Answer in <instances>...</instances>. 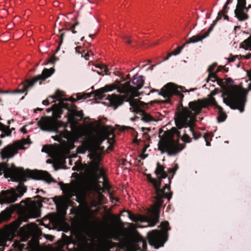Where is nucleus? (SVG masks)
Instances as JSON below:
<instances>
[{
    "label": "nucleus",
    "instance_id": "obj_1",
    "mask_svg": "<svg viewBox=\"0 0 251 251\" xmlns=\"http://www.w3.org/2000/svg\"><path fill=\"white\" fill-rule=\"evenodd\" d=\"M82 111L73 109L68 113V122L70 124L71 131L64 129L59 132L57 140L66 139L74 143L78 139L86 136L82 145L77 149L79 153H84L87 151H90L89 157L92 160L90 167L94 174V178L90 180H78L70 184H64L62 189L64 197L54 198V201L57 209L62 214H64L68 208L69 199L73 196H76L77 201L81 203L77 209L76 214L84 221H87L90 216V210L86 201L88 193L91 191H97L99 189L98 179L102 177V185L104 186L105 178L104 171L99 168V163L102 158V153L98 152L96 150L99 148L102 142L107 140L110 145L114 143L113 129L107 126L101 128L95 127L91 131L82 125L77 126L78 121L83 117Z\"/></svg>",
    "mask_w": 251,
    "mask_h": 251
},
{
    "label": "nucleus",
    "instance_id": "obj_2",
    "mask_svg": "<svg viewBox=\"0 0 251 251\" xmlns=\"http://www.w3.org/2000/svg\"><path fill=\"white\" fill-rule=\"evenodd\" d=\"M216 92L213 91L207 99L198 100L189 103V108L184 107L179 111L176 118V124L178 128L185 127V133L181 137L182 140L186 143L191 142L190 136L191 135L195 139L199 137V134L195 131V121L196 116L201 110L208 105H212L218 109L219 122H223L226 118V114L223 111L222 108L217 104L215 99L213 97Z\"/></svg>",
    "mask_w": 251,
    "mask_h": 251
},
{
    "label": "nucleus",
    "instance_id": "obj_3",
    "mask_svg": "<svg viewBox=\"0 0 251 251\" xmlns=\"http://www.w3.org/2000/svg\"><path fill=\"white\" fill-rule=\"evenodd\" d=\"M143 77L142 75H136L134 76L132 83L134 86H131L129 82H126L124 84L118 82L117 84H112L106 85L104 87L95 91V96L99 99H103L105 93L117 89L118 92L123 93L124 96H118L115 95H108V100L114 106L117 107L122 104L124 100L129 102L131 112L140 113L143 111L144 107L147 104L138 99H132V98L138 97L139 94L138 90L141 89L144 84Z\"/></svg>",
    "mask_w": 251,
    "mask_h": 251
},
{
    "label": "nucleus",
    "instance_id": "obj_4",
    "mask_svg": "<svg viewBox=\"0 0 251 251\" xmlns=\"http://www.w3.org/2000/svg\"><path fill=\"white\" fill-rule=\"evenodd\" d=\"M164 169L165 167L164 166L161 165L159 163H157L155 173L158 179L153 178L151 175H147L148 180L153 184L156 194L155 204L153 208V212L155 215L157 214L159 206H161L163 204L162 198L164 197L169 200L171 198L170 187L167 184L165 185L163 189L159 188L161 184V179L165 178L167 176V174Z\"/></svg>",
    "mask_w": 251,
    "mask_h": 251
},
{
    "label": "nucleus",
    "instance_id": "obj_5",
    "mask_svg": "<svg viewBox=\"0 0 251 251\" xmlns=\"http://www.w3.org/2000/svg\"><path fill=\"white\" fill-rule=\"evenodd\" d=\"M248 91L240 86L228 85L225 90L223 100L232 109H237L240 112L244 110Z\"/></svg>",
    "mask_w": 251,
    "mask_h": 251
},
{
    "label": "nucleus",
    "instance_id": "obj_6",
    "mask_svg": "<svg viewBox=\"0 0 251 251\" xmlns=\"http://www.w3.org/2000/svg\"><path fill=\"white\" fill-rule=\"evenodd\" d=\"M11 177L18 181H25L26 177L41 179L47 182L53 181L51 176L46 171L39 170H24L21 168L13 167L10 171Z\"/></svg>",
    "mask_w": 251,
    "mask_h": 251
},
{
    "label": "nucleus",
    "instance_id": "obj_7",
    "mask_svg": "<svg viewBox=\"0 0 251 251\" xmlns=\"http://www.w3.org/2000/svg\"><path fill=\"white\" fill-rule=\"evenodd\" d=\"M62 112L61 106L54 105L52 109V117H42L38 122L39 126L43 130L53 131L57 132L59 127L65 128L67 124L57 120V119L60 117Z\"/></svg>",
    "mask_w": 251,
    "mask_h": 251
},
{
    "label": "nucleus",
    "instance_id": "obj_8",
    "mask_svg": "<svg viewBox=\"0 0 251 251\" xmlns=\"http://www.w3.org/2000/svg\"><path fill=\"white\" fill-rule=\"evenodd\" d=\"M161 230H154L148 233L149 244L155 249L162 247L167 240V232L169 230V223L165 221L160 225Z\"/></svg>",
    "mask_w": 251,
    "mask_h": 251
},
{
    "label": "nucleus",
    "instance_id": "obj_9",
    "mask_svg": "<svg viewBox=\"0 0 251 251\" xmlns=\"http://www.w3.org/2000/svg\"><path fill=\"white\" fill-rule=\"evenodd\" d=\"M185 147L184 144L178 143L171 136L162 138L158 143V149L162 153L167 152L169 155L176 154Z\"/></svg>",
    "mask_w": 251,
    "mask_h": 251
},
{
    "label": "nucleus",
    "instance_id": "obj_10",
    "mask_svg": "<svg viewBox=\"0 0 251 251\" xmlns=\"http://www.w3.org/2000/svg\"><path fill=\"white\" fill-rule=\"evenodd\" d=\"M26 191V187L22 184H20L16 189L11 188L3 191L0 195V203L14 202L18 197H21Z\"/></svg>",
    "mask_w": 251,
    "mask_h": 251
},
{
    "label": "nucleus",
    "instance_id": "obj_11",
    "mask_svg": "<svg viewBox=\"0 0 251 251\" xmlns=\"http://www.w3.org/2000/svg\"><path fill=\"white\" fill-rule=\"evenodd\" d=\"M28 138L23 139L21 141L15 142L11 145H9L4 148L0 151V155L3 159L13 157L19 150L24 149L25 146L30 144Z\"/></svg>",
    "mask_w": 251,
    "mask_h": 251
},
{
    "label": "nucleus",
    "instance_id": "obj_12",
    "mask_svg": "<svg viewBox=\"0 0 251 251\" xmlns=\"http://www.w3.org/2000/svg\"><path fill=\"white\" fill-rule=\"evenodd\" d=\"M54 71L53 68L44 69L42 74L38 75L31 80H26L25 82L20 85L19 89L16 92L20 93L25 92L31 88L38 80H44L50 76L54 73Z\"/></svg>",
    "mask_w": 251,
    "mask_h": 251
},
{
    "label": "nucleus",
    "instance_id": "obj_13",
    "mask_svg": "<svg viewBox=\"0 0 251 251\" xmlns=\"http://www.w3.org/2000/svg\"><path fill=\"white\" fill-rule=\"evenodd\" d=\"M41 203L35 201H31L26 205L25 215L21 216V220L23 222L27 221L29 218H36L40 217V210Z\"/></svg>",
    "mask_w": 251,
    "mask_h": 251
},
{
    "label": "nucleus",
    "instance_id": "obj_14",
    "mask_svg": "<svg viewBox=\"0 0 251 251\" xmlns=\"http://www.w3.org/2000/svg\"><path fill=\"white\" fill-rule=\"evenodd\" d=\"M155 202L152 205V206L151 207V208L150 210V212L151 213V215L148 217H145L144 216H143L142 215H131L130 218L131 219L132 221L134 222H137V221H140V222H144V221H147L151 226H154L158 222L159 219V214L160 213V208L161 206H159L158 212L157 213V214L155 215L153 212V208L154 206H155Z\"/></svg>",
    "mask_w": 251,
    "mask_h": 251
},
{
    "label": "nucleus",
    "instance_id": "obj_15",
    "mask_svg": "<svg viewBox=\"0 0 251 251\" xmlns=\"http://www.w3.org/2000/svg\"><path fill=\"white\" fill-rule=\"evenodd\" d=\"M64 95V93L62 91L57 90L54 95L48 97L46 100L43 101V104L45 105H48L50 102H53L54 99L58 101V104H54L51 109H48L47 110L48 112L52 111L53 107L54 105L61 106V109L62 108H67V104L64 102V101H67V100L63 98Z\"/></svg>",
    "mask_w": 251,
    "mask_h": 251
},
{
    "label": "nucleus",
    "instance_id": "obj_16",
    "mask_svg": "<svg viewBox=\"0 0 251 251\" xmlns=\"http://www.w3.org/2000/svg\"><path fill=\"white\" fill-rule=\"evenodd\" d=\"M182 91V87H178L173 83H169L162 88L159 94L164 98H170L174 95H179L181 94Z\"/></svg>",
    "mask_w": 251,
    "mask_h": 251
},
{
    "label": "nucleus",
    "instance_id": "obj_17",
    "mask_svg": "<svg viewBox=\"0 0 251 251\" xmlns=\"http://www.w3.org/2000/svg\"><path fill=\"white\" fill-rule=\"evenodd\" d=\"M245 8L246 0H238V3L234 12L236 17L239 21H244L248 18V15L244 12Z\"/></svg>",
    "mask_w": 251,
    "mask_h": 251
},
{
    "label": "nucleus",
    "instance_id": "obj_18",
    "mask_svg": "<svg viewBox=\"0 0 251 251\" xmlns=\"http://www.w3.org/2000/svg\"><path fill=\"white\" fill-rule=\"evenodd\" d=\"M80 27L78 23H76L74 24L70 29L65 30L64 32H61L62 31L60 29H59V31L60 32V34L59 36H60L61 39L62 40L66 36L69 35L70 32L72 33H76L77 32H80Z\"/></svg>",
    "mask_w": 251,
    "mask_h": 251
},
{
    "label": "nucleus",
    "instance_id": "obj_19",
    "mask_svg": "<svg viewBox=\"0 0 251 251\" xmlns=\"http://www.w3.org/2000/svg\"><path fill=\"white\" fill-rule=\"evenodd\" d=\"M42 151L48 153L53 158H57L59 155L58 150L52 146H45L43 147Z\"/></svg>",
    "mask_w": 251,
    "mask_h": 251
},
{
    "label": "nucleus",
    "instance_id": "obj_20",
    "mask_svg": "<svg viewBox=\"0 0 251 251\" xmlns=\"http://www.w3.org/2000/svg\"><path fill=\"white\" fill-rule=\"evenodd\" d=\"M207 37V34L206 35H204L203 34L201 35H196L191 37L189 39V40L187 42H186L185 44L189 43H195L199 41H201L203 39Z\"/></svg>",
    "mask_w": 251,
    "mask_h": 251
},
{
    "label": "nucleus",
    "instance_id": "obj_21",
    "mask_svg": "<svg viewBox=\"0 0 251 251\" xmlns=\"http://www.w3.org/2000/svg\"><path fill=\"white\" fill-rule=\"evenodd\" d=\"M11 131L9 128L4 125L0 123V137L3 138L5 136H9L11 135Z\"/></svg>",
    "mask_w": 251,
    "mask_h": 251
},
{
    "label": "nucleus",
    "instance_id": "obj_22",
    "mask_svg": "<svg viewBox=\"0 0 251 251\" xmlns=\"http://www.w3.org/2000/svg\"><path fill=\"white\" fill-rule=\"evenodd\" d=\"M13 212L11 208H7L0 214V222L3 220L8 219Z\"/></svg>",
    "mask_w": 251,
    "mask_h": 251
},
{
    "label": "nucleus",
    "instance_id": "obj_23",
    "mask_svg": "<svg viewBox=\"0 0 251 251\" xmlns=\"http://www.w3.org/2000/svg\"><path fill=\"white\" fill-rule=\"evenodd\" d=\"M12 238L10 235L6 234L0 233V246L4 247L6 246V242L7 241H10Z\"/></svg>",
    "mask_w": 251,
    "mask_h": 251
},
{
    "label": "nucleus",
    "instance_id": "obj_24",
    "mask_svg": "<svg viewBox=\"0 0 251 251\" xmlns=\"http://www.w3.org/2000/svg\"><path fill=\"white\" fill-rule=\"evenodd\" d=\"M105 236L108 238L117 239L118 237V233L115 229L109 230L106 232Z\"/></svg>",
    "mask_w": 251,
    "mask_h": 251
},
{
    "label": "nucleus",
    "instance_id": "obj_25",
    "mask_svg": "<svg viewBox=\"0 0 251 251\" xmlns=\"http://www.w3.org/2000/svg\"><path fill=\"white\" fill-rule=\"evenodd\" d=\"M242 46L246 50H251V36L242 43Z\"/></svg>",
    "mask_w": 251,
    "mask_h": 251
},
{
    "label": "nucleus",
    "instance_id": "obj_26",
    "mask_svg": "<svg viewBox=\"0 0 251 251\" xmlns=\"http://www.w3.org/2000/svg\"><path fill=\"white\" fill-rule=\"evenodd\" d=\"M142 120L145 122H150L152 121H157L153 117L147 113H144L143 115Z\"/></svg>",
    "mask_w": 251,
    "mask_h": 251
},
{
    "label": "nucleus",
    "instance_id": "obj_27",
    "mask_svg": "<svg viewBox=\"0 0 251 251\" xmlns=\"http://www.w3.org/2000/svg\"><path fill=\"white\" fill-rule=\"evenodd\" d=\"M185 45V44H184L182 46L177 48L176 50L170 53L169 56L176 55L179 54Z\"/></svg>",
    "mask_w": 251,
    "mask_h": 251
},
{
    "label": "nucleus",
    "instance_id": "obj_28",
    "mask_svg": "<svg viewBox=\"0 0 251 251\" xmlns=\"http://www.w3.org/2000/svg\"><path fill=\"white\" fill-rule=\"evenodd\" d=\"M98 67L100 68V69L101 70V73H104V74H101L102 75H103L104 74L106 75H108L110 74V73L108 72V70L105 65L101 64Z\"/></svg>",
    "mask_w": 251,
    "mask_h": 251
},
{
    "label": "nucleus",
    "instance_id": "obj_29",
    "mask_svg": "<svg viewBox=\"0 0 251 251\" xmlns=\"http://www.w3.org/2000/svg\"><path fill=\"white\" fill-rule=\"evenodd\" d=\"M208 79L214 81L216 79L215 73L214 72H209Z\"/></svg>",
    "mask_w": 251,
    "mask_h": 251
},
{
    "label": "nucleus",
    "instance_id": "obj_30",
    "mask_svg": "<svg viewBox=\"0 0 251 251\" xmlns=\"http://www.w3.org/2000/svg\"><path fill=\"white\" fill-rule=\"evenodd\" d=\"M93 55V53L92 51L89 50L87 52H84L83 55L84 56V58L86 60L89 59V57L90 56H92Z\"/></svg>",
    "mask_w": 251,
    "mask_h": 251
},
{
    "label": "nucleus",
    "instance_id": "obj_31",
    "mask_svg": "<svg viewBox=\"0 0 251 251\" xmlns=\"http://www.w3.org/2000/svg\"><path fill=\"white\" fill-rule=\"evenodd\" d=\"M214 25H210V26L209 27V28L208 29L207 31H206L204 34L203 35H206L207 34V36L209 35V34L210 33V32L213 29V28L214 27Z\"/></svg>",
    "mask_w": 251,
    "mask_h": 251
},
{
    "label": "nucleus",
    "instance_id": "obj_32",
    "mask_svg": "<svg viewBox=\"0 0 251 251\" xmlns=\"http://www.w3.org/2000/svg\"><path fill=\"white\" fill-rule=\"evenodd\" d=\"M6 170V165L4 164L0 163V172H4Z\"/></svg>",
    "mask_w": 251,
    "mask_h": 251
},
{
    "label": "nucleus",
    "instance_id": "obj_33",
    "mask_svg": "<svg viewBox=\"0 0 251 251\" xmlns=\"http://www.w3.org/2000/svg\"><path fill=\"white\" fill-rule=\"evenodd\" d=\"M215 67H216V65H215V64H213V65L210 66L208 68V72H213Z\"/></svg>",
    "mask_w": 251,
    "mask_h": 251
},
{
    "label": "nucleus",
    "instance_id": "obj_34",
    "mask_svg": "<svg viewBox=\"0 0 251 251\" xmlns=\"http://www.w3.org/2000/svg\"><path fill=\"white\" fill-rule=\"evenodd\" d=\"M141 242L142 244L143 249H144V250L146 249L147 247V243L146 242V241L142 239Z\"/></svg>",
    "mask_w": 251,
    "mask_h": 251
},
{
    "label": "nucleus",
    "instance_id": "obj_35",
    "mask_svg": "<svg viewBox=\"0 0 251 251\" xmlns=\"http://www.w3.org/2000/svg\"><path fill=\"white\" fill-rule=\"evenodd\" d=\"M177 168L178 167H177V165H176L175 168L170 169L168 171V172L169 173H174L175 172V171L177 170Z\"/></svg>",
    "mask_w": 251,
    "mask_h": 251
},
{
    "label": "nucleus",
    "instance_id": "obj_36",
    "mask_svg": "<svg viewBox=\"0 0 251 251\" xmlns=\"http://www.w3.org/2000/svg\"><path fill=\"white\" fill-rule=\"evenodd\" d=\"M45 237L50 241H52L54 239V237L52 235H46Z\"/></svg>",
    "mask_w": 251,
    "mask_h": 251
},
{
    "label": "nucleus",
    "instance_id": "obj_37",
    "mask_svg": "<svg viewBox=\"0 0 251 251\" xmlns=\"http://www.w3.org/2000/svg\"><path fill=\"white\" fill-rule=\"evenodd\" d=\"M86 97H85L84 95H81L80 94H77V100H80L83 98H86Z\"/></svg>",
    "mask_w": 251,
    "mask_h": 251
},
{
    "label": "nucleus",
    "instance_id": "obj_38",
    "mask_svg": "<svg viewBox=\"0 0 251 251\" xmlns=\"http://www.w3.org/2000/svg\"><path fill=\"white\" fill-rule=\"evenodd\" d=\"M103 198V196L101 194H99V195H98L99 203H100L101 202Z\"/></svg>",
    "mask_w": 251,
    "mask_h": 251
},
{
    "label": "nucleus",
    "instance_id": "obj_39",
    "mask_svg": "<svg viewBox=\"0 0 251 251\" xmlns=\"http://www.w3.org/2000/svg\"><path fill=\"white\" fill-rule=\"evenodd\" d=\"M76 156V154L72 155V156H71V158L69 159V164L70 165H72V163H73L72 158H74V157H75Z\"/></svg>",
    "mask_w": 251,
    "mask_h": 251
},
{
    "label": "nucleus",
    "instance_id": "obj_40",
    "mask_svg": "<svg viewBox=\"0 0 251 251\" xmlns=\"http://www.w3.org/2000/svg\"><path fill=\"white\" fill-rule=\"evenodd\" d=\"M237 56H233V57H232L230 58L229 59V61H230V62H233V61H234V60H235V59L236 58H237Z\"/></svg>",
    "mask_w": 251,
    "mask_h": 251
},
{
    "label": "nucleus",
    "instance_id": "obj_41",
    "mask_svg": "<svg viewBox=\"0 0 251 251\" xmlns=\"http://www.w3.org/2000/svg\"><path fill=\"white\" fill-rule=\"evenodd\" d=\"M249 76L250 79L251 80V75H249ZM251 90V83L249 84V90Z\"/></svg>",
    "mask_w": 251,
    "mask_h": 251
},
{
    "label": "nucleus",
    "instance_id": "obj_42",
    "mask_svg": "<svg viewBox=\"0 0 251 251\" xmlns=\"http://www.w3.org/2000/svg\"><path fill=\"white\" fill-rule=\"evenodd\" d=\"M229 3H230V0H227L225 5L224 6V9H225L227 5L228 4H229Z\"/></svg>",
    "mask_w": 251,
    "mask_h": 251
},
{
    "label": "nucleus",
    "instance_id": "obj_43",
    "mask_svg": "<svg viewBox=\"0 0 251 251\" xmlns=\"http://www.w3.org/2000/svg\"><path fill=\"white\" fill-rule=\"evenodd\" d=\"M14 225H15V227H15V228H17L19 226H20V223H15V224H14Z\"/></svg>",
    "mask_w": 251,
    "mask_h": 251
},
{
    "label": "nucleus",
    "instance_id": "obj_44",
    "mask_svg": "<svg viewBox=\"0 0 251 251\" xmlns=\"http://www.w3.org/2000/svg\"><path fill=\"white\" fill-rule=\"evenodd\" d=\"M21 131L23 132H26V128H25V127H24L23 128H21Z\"/></svg>",
    "mask_w": 251,
    "mask_h": 251
},
{
    "label": "nucleus",
    "instance_id": "obj_45",
    "mask_svg": "<svg viewBox=\"0 0 251 251\" xmlns=\"http://www.w3.org/2000/svg\"><path fill=\"white\" fill-rule=\"evenodd\" d=\"M74 170H78L79 169V166H77L76 165H75L74 167Z\"/></svg>",
    "mask_w": 251,
    "mask_h": 251
},
{
    "label": "nucleus",
    "instance_id": "obj_46",
    "mask_svg": "<svg viewBox=\"0 0 251 251\" xmlns=\"http://www.w3.org/2000/svg\"><path fill=\"white\" fill-rule=\"evenodd\" d=\"M172 131H173V132H174V133H176L177 130H176V128H173L172 129Z\"/></svg>",
    "mask_w": 251,
    "mask_h": 251
},
{
    "label": "nucleus",
    "instance_id": "obj_47",
    "mask_svg": "<svg viewBox=\"0 0 251 251\" xmlns=\"http://www.w3.org/2000/svg\"><path fill=\"white\" fill-rule=\"evenodd\" d=\"M171 56H169V53L168 54L167 57L164 59V60H168Z\"/></svg>",
    "mask_w": 251,
    "mask_h": 251
},
{
    "label": "nucleus",
    "instance_id": "obj_48",
    "mask_svg": "<svg viewBox=\"0 0 251 251\" xmlns=\"http://www.w3.org/2000/svg\"><path fill=\"white\" fill-rule=\"evenodd\" d=\"M251 56V54H250V55H248L246 56L245 57V58L246 59H249V58H250V56Z\"/></svg>",
    "mask_w": 251,
    "mask_h": 251
},
{
    "label": "nucleus",
    "instance_id": "obj_49",
    "mask_svg": "<svg viewBox=\"0 0 251 251\" xmlns=\"http://www.w3.org/2000/svg\"><path fill=\"white\" fill-rule=\"evenodd\" d=\"M126 42L128 44H130L131 43V41L129 40L126 41Z\"/></svg>",
    "mask_w": 251,
    "mask_h": 251
},
{
    "label": "nucleus",
    "instance_id": "obj_50",
    "mask_svg": "<svg viewBox=\"0 0 251 251\" xmlns=\"http://www.w3.org/2000/svg\"><path fill=\"white\" fill-rule=\"evenodd\" d=\"M206 146H209V145H210V143H209V142H207V141H206Z\"/></svg>",
    "mask_w": 251,
    "mask_h": 251
},
{
    "label": "nucleus",
    "instance_id": "obj_51",
    "mask_svg": "<svg viewBox=\"0 0 251 251\" xmlns=\"http://www.w3.org/2000/svg\"><path fill=\"white\" fill-rule=\"evenodd\" d=\"M168 180H169V182L170 183L171 182V178H170V177H169Z\"/></svg>",
    "mask_w": 251,
    "mask_h": 251
},
{
    "label": "nucleus",
    "instance_id": "obj_52",
    "mask_svg": "<svg viewBox=\"0 0 251 251\" xmlns=\"http://www.w3.org/2000/svg\"><path fill=\"white\" fill-rule=\"evenodd\" d=\"M225 19H227H227H228V17H227V16H225Z\"/></svg>",
    "mask_w": 251,
    "mask_h": 251
},
{
    "label": "nucleus",
    "instance_id": "obj_53",
    "mask_svg": "<svg viewBox=\"0 0 251 251\" xmlns=\"http://www.w3.org/2000/svg\"><path fill=\"white\" fill-rule=\"evenodd\" d=\"M57 2H54V5H55L56 4H57Z\"/></svg>",
    "mask_w": 251,
    "mask_h": 251
},
{
    "label": "nucleus",
    "instance_id": "obj_54",
    "mask_svg": "<svg viewBox=\"0 0 251 251\" xmlns=\"http://www.w3.org/2000/svg\"><path fill=\"white\" fill-rule=\"evenodd\" d=\"M69 100H71V101H73L72 99H70Z\"/></svg>",
    "mask_w": 251,
    "mask_h": 251
},
{
    "label": "nucleus",
    "instance_id": "obj_55",
    "mask_svg": "<svg viewBox=\"0 0 251 251\" xmlns=\"http://www.w3.org/2000/svg\"><path fill=\"white\" fill-rule=\"evenodd\" d=\"M145 129V128H143V127L142 128V129H143V131L144 130V129Z\"/></svg>",
    "mask_w": 251,
    "mask_h": 251
},
{
    "label": "nucleus",
    "instance_id": "obj_56",
    "mask_svg": "<svg viewBox=\"0 0 251 251\" xmlns=\"http://www.w3.org/2000/svg\"><path fill=\"white\" fill-rule=\"evenodd\" d=\"M177 134H178V136H180V135H179V133H178Z\"/></svg>",
    "mask_w": 251,
    "mask_h": 251
}]
</instances>
